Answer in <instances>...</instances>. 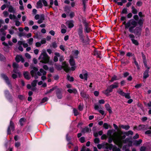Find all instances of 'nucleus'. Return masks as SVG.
<instances>
[{
    "mask_svg": "<svg viewBox=\"0 0 151 151\" xmlns=\"http://www.w3.org/2000/svg\"><path fill=\"white\" fill-rule=\"evenodd\" d=\"M113 131V129H109L107 131V135L109 137V140L111 142H122L125 139L126 136L132 135L133 134V132L131 130L124 132L119 131L112 134Z\"/></svg>",
    "mask_w": 151,
    "mask_h": 151,
    "instance_id": "obj_1",
    "label": "nucleus"
},
{
    "mask_svg": "<svg viewBox=\"0 0 151 151\" xmlns=\"http://www.w3.org/2000/svg\"><path fill=\"white\" fill-rule=\"evenodd\" d=\"M137 22L133 19L129 20L127 23L126 25V29L129 28V30L130 32H132L133 29L136 26Z\"/></svg>",
    "mask_w": 151,
    "mask_h": 151,
    "instance_id": "obj_2",
    "label": "nucleus"
},
{
    "mask_svg": "<svg viewBox=\"0 0 151 151\" xmlns=\"http://www.w3.org/2000/svg\"><path fill=\"white\" fill-rule=\"evenodd\" d=\"M39 59L41 60V62L47 63L49 62V57L46 53L43 52L40 55Z\"/></svg>",
    "mask_w": 151,
    "mask_h": 151,
    "instance_id": "obj_3",
    "label": "nucleus"
},
{
    "mask_svg": "<svg viewBox=\"0 0 151 151\" xmlns=\"http://www.w3.org/2000/svg\"><path fill=\"white\" fill-rule=\"evenodd\" d=\"M113 89L114 88L111 85L109 86L106 90L103 91V93L107 96H109V93L112 92Z\"/></svg>",
    "mask_w": 151,
    "mask_h": 151,
    "instance_id": "obj_4",
    "label": "nucleus"
},
{
    "mask_svg": "<svg viewBox=\"0 0 151 151\" xmlns=\"http://www.w3.org/2000/svg\"><path fill=\"white\" fill-rule=\"evenodd\" d=\"M142 26H140L139 27H136L134 29H133V32L131 33H134L137 35H140L141 34L142 28Z\"/></svg>",
    "mask_w": 151,
    "mask_h": 151,
    "instance_id": "obj_5",
    "label": "nucleus"
},
{
    "mask_svg": "<svg viewBox=\"0 0 151 151\" xmlns=\"http://www.w3.org/2000/svg\"><path fill=\"white\" fill-rule=\"evenodd\" d=\"M14 124L12 121H10V125L7 129V134H11V131H14Z\"/></svg>",
    "mask_w": 151,
    "mask_h": 151,
    "instance_id": "obj_6",
    "label": "nucleus"
},
{
    "mask_svg": "<svg viewBox=\"0 0 151 151\" xmlns=\"http://www.w3.org/2000/svg\"><path fill=\"white\" fill-rule=\"evenodd\" d=\"M85 26V30L87 33H88L91 31V29L89 27V24L87 23L86 20H83V21Z\"/></svg>",
    "mask_w": 151,
    "mask_h": 151,
    "instance_id": "obj_7",
    "label": "nucleus"
},
{
    "mask_svg": "<svg viewBox=\"0 0 151 151\" xmlns=\"http://www.w3.org/2000/svg\"><path fill=\"white\" fill-rule=\"evenodd\" d=\"M1 76L5 81L6 83L11 88H12V86L10 83V82L9 80V79L8 77L5 74H1Z\"/></svg>",
    "mask_w": 151,
    "mask_h": 151,
    "instance_id": "obj_8",
    "label": "nucleus"
},
{
    "mask_svg": "<svg viewBox=\"0 0 151 151\" xmlns=\"http://www.w3.org/2000/svg\"><path fill=\"white\" fill-rule=\"evenodd\" d=\"M69 62L70 65L72 66L71 70L73 71L76 68V67L75 66V62L73 57H70Z\"/></svg>",
    "mask_w": 151,
    "mask_h": 151,
    "instance_id": "obj_9",
    "label": "nucleus"
},
{
    "mask_svg": "<svg viewBox=\"0 0 151 151\" xmlns=\"http://www.w3.org/2000/svg\"><path fill=\"white\" fill-rule=\"evenodd\" d=\"M30 68L32 69L30 72L31 74L32 77L34 76V75L36 74V73L38 70V69L32 65L30 66Z\"/></svg>",
    "mask_w": 151,
    "mask_h": 151,
    "instance_id": "obj_10",
    "label": "nucleus"
},
{
    "mask_svg": "<svg viewBox=\"0 0 151 151\" xmlns=\"http://www.w3.org/2000/svg\"><path fill=\"white\" fill-rule=\"evenodd\" d=\"M15 60L17 63H19L21 61L22 63H23L24 60L22 56L21 55H17L15 58Z\"/></svg>",
    "mask_w": 151,
    "mask_h": 151,
    "instance_id": "obj_11",
    "label": "nucleus"
},
{
    "mask_svg": "<svg viewBox=\"0 0 151 151\" xmlns=\"http://www.w3.org/2000/svg\"><path fill=\"white\" fill-rule=\"evenodd\" d=\"M62 67L63 68L64 70L67 72H68L70 70L68 65L66 63V62L65 61L62 63Z\"/></svg>",
    "mask_w": 151,
    "mask_h": 151,
    "instance_id": "obj_12",
    "label": "nucleus"
},
{
    "mask_svg": "<svg viewBox=\"0 0 151 151\" xmlns=\"http://www.w3.org/2000/svg\"><path fill=\"white\" fill-rule=\"evenodd\" d=\"M62 67L63 68L64 70L67 72H68L70 70L68 65L66 63V62L65 61L62 63Z\"/></svg>",
    "mask_w": 151,
    "mask_h": 151,
    "instance_id": "obj_13",
    "label": "nucleus"
},
{
    "mask_svg": "<svg viewBox=\"0 0 151 151\" xmlns=\"http://www.w3.org/2000/svg\"><path fill=\"white\" fill-rule=\"evenodd\" d=\"M88 73L86 71L83 72L82 74H81L79 75L80 77L82 79H84L86 80H87L88 78Z\"/></svg>",
    "mask_w": 151,
    "mask_h": 151,
    "instance_id": "obj_14",
    "label": "nucleus"
},
{
    "mask_svg": "<svg viewBox=\"0 0 151 151\" xmlns=\"http://www.w3.org/2000/svg\"><path fill=\"white\" fill-rule=\"evenodd\" d=\"M79 37L80 38V40L83 43L86 44L87 43H88V42L89 41V39L88 38V37H87V40H84V37L83 35H79Z\"/></svg>",
    "mask_w": 151,
    "mask_h": 151,
    "instance_id": "obj_15",
    "label": "nucleus"
},
{
    "mask_svg": "<svg viewBox=\"0 0 151 151\" xmlns=\"http://www.w3.org/2000/svg\"><path fill=\"white\" fill-rule=\"evenodd\" d=\"M62 89L60 88H58L56 91V95L58 98V99H61L62 97L61 94Z\"/></svg>",
    "mask_w": 151,
    "mask_h": 151,
    "instance_id": "obj_16",
    "label": "nucleus"
},
{
    "mask_svg": "<svg viewBox=\"0 0 151 151\" xmlns=\"http://www.w3.org/2000/svg\"><path fill=\"white\" fill-rule=\"evenodd\" d=\"M37 74L40 76L42 75H45L46 74V72L43 69L41 68L40 70V71L37 72Z\"/></svg>",
    "mask_w": 151,
    "mask_h": 151,
    "instance_id": "obj_17",
    "label": "nucleus"
},
{
    "mask_svg": "<svg viewBox=\"0 0 151 151\" xmlns=\"http://www.w3.org/2000/svg\"><path fill=\"white\" fill-rule=\"evenodd\" d=\"M147 127L144 125H140L137 127V130H145L147 129Z\"/></svg>",
    "mask_w": 151,
    "mask_h": 151,
    "instance_id": "obj_18",
    "label": "nucleus"
},
{
    "mask_svg": "<svg viewBox=\"0 0 151 151\" xmlns=\"http://www.w3.org/2000/svg\"><path fill=\"white\" fill-rule=\"evenodd\" d=\"M16 9L14 8L12 6H10L8 8V11L10 12L13 13H15Z\"/></svg>",
    "mask_w": 151,
    "mask_h": 151,
    "instance_id": "obj_19",
    "label": "nucleus"
},
{
    "mask_svg": "<svg viewBox=\"0 0 151 151\" xmlns=\"http://www.w3.org/2000/svg\"><path fill=\"white\" fill-rule=\"evenodd\" d=\"M91 131L90 128H89L88 127H86L82 129L81 132L82 133H85L87 132H91Z\"/></svg>",
    "mask_w": 151,
    "mask_h": 151,
    "instance_id": "obj_20",
    "label": "nucleus"
},
{
    "mask_svg": "<svg viewBox=\"0 0 151 151\" xmlns=\"http://www.w3.org/2000/svg\"><path fill=\"white\" fill-rule=\"evenodd\" d=\"M45 19L44 16L43 14H41L40 15L39 19L37 23L38 24H40L42 23Z\"/></svg>",
    "mask_w": 151,
    "mask_h": 151,
    "instance_id": "obj_21",
    "label": "nucleus"
},
{
    "mask_svg": "<svg viewBox=\"0 0 151 151\" xmlns=\"http://www.w3.org/2000/svg\"><path fill=\"white\" fill-rule=\"evenodd\" d=\"M13 67L14 68L13 72L16 73L17 69L19 67V65L16 63H14L13 64Z\"/></svg>",
    "mask_w": 151,
    "mask_h": 151,
    "instance_id": "obj_22",
    "label": "nucleus"
},
{
    "mask_svg": "<svg viewBox=\"0 0 151 151\" xmlns=\"http://www.w3.org/2000/svg\"><path fill=\"white\" fill-rule=\"evenodd\" d=\"M105 107L106 109L109 111L110 114H111L112 112V110L111 109V108L110 106L109 105L107 104H106L105 105Z\"/></svg>",
    "mask_w": 151,
    "mask_h": 151,
    "instance_id": "obj_23",
    "label": "nucleus"
},
{
    "mask_svg": "<svg viewBox=\"0 0 151 151\" xmlns=\"http://www.w3.org/2000/svg\"><path fill=\"white\" fill-rule=\"evenodd\" d=\"M78 32L79 35H83V27L82 25H80L79 28L78 29Z\"/></svg>",
    "mask_w": 151,
    "mask_h": 151,
    "instance_id": "obj_24",
    "label": "nucleus"
},
{
    "mask_svg": "<svg viewBox=\"0 0 151 151\" xmlns=\"http://www.w3.org/2000/svg\"><path fill=\"white\" fill-rule=\"evenodd\" d=\"M94 55L96 56L97 57L99 58H101V56H100V51H98L96 50H95L94 51Z\"/></svg>",
    "mask_w": 151,
    "mask_h": 151,
    "instance_id": "obj_25",
    "label": "nucleus"
},
{
    "mask_svg": "<svg viewBox=\"0 0 151 151\" xmlns=\"http://www.w3.org/2000/svg\"><path fill=\"white\" fill-rule=\"evenodd\" d=\"M103 134V132L101 130L99 131L98 132H94L93 133V135L95 137L98 136V135H101Z\"/></svg>",
    "mask_w": 151,
    "mask_h": 151,
    "instance_id": "obj_26",
    "label": "nucleus"
},
{
    "mask_svg": "<svg viewBox=\"0 0 151 151\" xmlns=\"http://www.w3.org/2000/svg\"><path fill=\"white\" fill-rule=\"evenodd\" d=\"M142 55L143 59V62L144 63V64L145 66H147V60L146 58L145 55H144L143 53H142Z\"/></svg>",
    "mask_w": 151,
    "mask_h": 151,
    "instance_id": "obj_27",
    "label": "nucleus"
},
{
    "mask_svg": "<svg viewBox=\"0 0 151 151\" xmlns=\"http://www.w3.org/2000/svg\"><path fill=\"white\" fill-rule=\"evenodd\" d=\"M148 71L149 70H146L144 72L143 74V78H144L146 79L149 76L148 75Z\"/></svg>",
    "mask_w": 151,
    "mask_h": 151,
    "instance_id": "obj_28",
    "label": "nucleus"
},
{
    "mask_svg": "<svg viewBox=\"0 0 151 151\" xmlns=\"http://www.w3.org/2000/svg\"><path fill=\"white\" fill-rule=\"evenodd\" d=\"M106 149H109V150H111L112 148H113V145L112 144H109L107 142H106Z\"/></svg>",
    "mask_w": 151,
    "mask_h": 151,
    "instance_id": "obj_29",
    "label": "nucleus"
},
{
    "mask_svg": "<svg viewBox=\"0 0 151 151\" xmlns=\"http://www.w3.org/2000/svg\"><path fill=\"white\" fill-rule=\"evenodd\" d=\"M66 24L68 25L69 28H72L74 26L73 24L72 21H68L66 22Z\"/></svg>",
    "mask_w": 151,
    "mask_h": 151,
    "instance_id": "obj_30",
    "label": "nucleus"
},
{
    "mask_svg": "<svg viewBox=\"0 0 151 151\" xmlns=\"http://www.w3.org/2000/svg\"><path fill=\"white\" fill-rule=\"evenodd\" d=\"M24 76L25 78L29 80L30 78V76L28 72H25L24 73Z\"/></svg>",
    "mask_w": 151,
    "mask_h": 151,
    "instance_id": "obj_31",
    "label": "nucleus"
},
{
    "mask_svg": "<svg viewBox=\"0 0 151 151\" xmlns=\"http://www.w3.org/2000/svg\"><path fill=\"white\" fill-rule=\"evenodd\" d=\"M67 91L70 93H73L75 94H76L77 93V90H76V89L75 88L72 89H68Z\"/></svg>",
    "mask_w": 151,
    "mask_h": 151,
    "instance_id": "obj_32",
    "label": "nucleus"
},
{
    "mask_svg": "<svg viewBox=\"0 0 151 151\" xmlns=\"http://www.w3.org/2000/svg\"><path fill=\"white\" fill-rule=\"evenodd\" d=\"M108 138V139H109V137L107 135H107L105 134H103L101 137V139H106L107 138ZM109 142H111V141L109 140Z\"/></svg>",
    "mask_w": 151,
    "mask_h": 151,
    "instance_id": "obj_33",
    "label": "nucleus"
},
{
    "mask_svg": "<svg viewBox=\"0 0 151 151\" xmlns=\"http://www.w3.org/2000/svg\"><path fill=\"white\" fill-rule=\"evenodd\" d=\"M103 127L105 129H108L109 128H111V126L107 123H104L103 124Z\"/></svg>",
    "mask_w": 151,
    "mask_h": 151,
    "instance_id": "obj_34",
    "label": "nucleus"
},
{
    "mask_svg": "<svg viewBox=\"0 0 151 151\" xmlns=\"http://www.w3.org/2000/svg\"><path fill=\"white\" fill-rule=\"evenodd\" d=\"M27 41L29 45H32L33 43V39L32 38H31L27 40Z\"/></svg>",
    "mask_w": 151,
    "mask_h": 151,
    "instance_id": "obj_35",
    "label": "nucleus"
},
{
    "mask_svg": "<svg viewBox=\"0 0 151 151\" xmlns=\"http://www.w3.org/2000/svg\"><path fill=\"white\" fill-rule=\"evenodd\" d=\"M42 1L41 0H39V1L37 2V5L38 8H41L42 7Z\"/></svg>",
    "mask_w": 151,
    "mask_h": 151,
    "instance_id": "obj_36",
    "label": "nucleus"
},
{
    "mask_svg": "<svg viewBox=\"0 0 151 151\" xmlns=\"http://www.w3.org/2000/svg\"><path fill=\"white\" fill-rule=\"evenodd\" d=\"M121 127L125 129L126 130H127L129 129L130 128V127L129 125H122L121 126Z\"/></svg>",
    "mask_w": 151,
    "mask_h": 151,
    "instance_id": "obj_37",
    "label": "nucleus"
},
{
    "mask_svg": "<svg viewBox=\"0 0 151 151\" xmlns=\"http://www.w3.org/2000/svg\"><path fill=\"white\" fill-rule=\"evenodd\" d=\"M117 92L119 94L123 96H124L125 93L123 92L122 90L120 89L118 90L117 91Z\"/></svg>",
    "mask_w": 151,
    "mask_h": 151,
    "instance_id": "obj_38",
    "label": "nucleus"
},
{
    "mask_svg": "<svg viewBox=\"0 0 151 151\" xmlns=\"http://www.w3.org/2000/svg\"><path fill=\"white\" fill-rule=\"evenodd\" d=\"M111 85L114 88H116L119 87V83L117 82H116L111 84Z\"/></svg>",
    "mask_w": 151,
    "mask_h": 151,
    "instance_id": "obj_39",
    "label": "nucleus"
},
{
    "mask_svg": "<svg viewBox=\"0 0 151 151\" xmlns=\"http://www.w3.org/2000/svg\"><path fill=\"white\" fill-rule=\"evenodd\" d=\"M25 119L24 118H22L19 120V122L21 126H22L23 125L25 121Z\"/></svg>",
    "mask_w": 151,
    "mask_h": 151,
    "instance_id": "obj_40",
    "label": "nucleus"
},
{
    "mask_svg": "<svg viewBox=\"0 0 151 151\" xmlns=\"http://www.w3.org/2000/svg\"><path fill=\"white\" fill-rule=\"evenodd\" d=\"M132 12L134 14H136L137 13V10L134 7V6H132Z\"/></svg>",
    "mask_w": 151,
    "mask_h": 151,
    "instance_id": "obj_41",
    "label": "nucleus"
},
{
    "mask_svg": "<svg viewBox=\"0 0 151 151\" xmlns=\"http://www.w3.org/2000/svg\"><path fill=\"white\" fill-rule=\"evenodd\" d=\"M18 35L20 37H21L23 36H25L26 35V33L24 32H21L19 33L18 34Z\"/></svg>",
    "mask_w": 151,
    "mask_h": 151,
    "instance_id": "obj_42",
    "label": "nucleus"
},
{
    "mask_svg": "<svg viewBox=\"0 0 151 151\" xmlns=\"http://www.w3.org/2000/svg\"><path fill=\"white\" fill-rule=\"evenodd\" d=\"M117 77L115 75H114L111 78V79L109 81V82H113L114 81L117 80Z\"/></svg>",
    "mask_w": 151,
    "mask_h": 151,
    "instance_id": "obj_43",
    "label": "nucleus"
},
{
    "mask_svg": "<svg viewBox=\"0 0 151 151\" xmlns=\"http://www.w3.org/2000/svg\"><path fill=\"white\" fill-rule=\"evenodd\" d=\"M56 87L52 88L50 89L49 91H47V92L45 93V94H46L49 93H51L54 90H55L56 89Z\"/></svg>",
    "mask_w": 151,
    "mask_h": 151,
    "instance_id": "obj_44",
    "label": "nucleus"
},
{
    "mask_svg": "<svg viewBox=\"0 0 151 151\" xmlns=\"http://www.w3.org/2000/svg\"><path fill=\"white\" fill-rule=\"evenodd\" d=\"M37 81V80H34L32 83V85L33 87H35L36 86Z\"/></svg>",
    "mask_w": 151,
    "mask_h": 151,
    "instance_id": "obj_45",
    "label": "nucleus"
},
{
    "mask_svg": "<svg viewBox=\"0 0 151 151\" xmlns=\"http://www.w3.org/2000/svg\"><path fill=\"white\" fill-rule=\"evenodd\" d=\"M113 151H121L120 149L116 146H114L112 148Z\"/></svg>",
    "mask_w": 151,
    "mask_h": 151,
    "instance_id": "obj_46",
    "label": "nucleus"
},
{
    "mask_svg": "<svg viewBox=\"0 0 151 151\" xmlns=\"http://www.w3.org/2000/svg\"><path fill=\"white\" fill-rule=\"evenodd\" d=\"M132 43L135 45H137L139 44L137 40H135L134 39L132 40Z\"/></svg>",
    "mask_w": 151,
    "mask_h": 151,
    "instance_id": "obj_47",
    "label": "nucleus"
},
{
    "mask_svg": "<svg viewBox=\"0 0 151 151\" xmlns=\"http://www.w3.org/2000/svg\"><path fill=\"white\" fill-rule=\"evenodd\" d=\"M67 79L70 81H73V78L72 77H70L69 75L67 76Z\"/></svg>",
    "mask_w": 151,
    "mask_h": 151,
    "instance_id": "obj_48",
    "label": "nucleus"
},
{
    "mask_svg": "<svg viewBox=\"0 0 151 151\" xmlns=\"http://www.w3.org/2000/svg\"><path fill=\"white\" fill-rule=\"evenodd\" d=\"M143 22V20L142 18L140 19L138 22V23L139 24L140 26H142Z\"/></svg>",
    "mask_w": 151,
    "mask_h": 151,
    "instance_id": "obj_49",
    "label": "nucleus"
},
{
    "mask_svg": "<svg viewBox=\"0 0 151 151\" xmlns=\"http://www.w3.org/2000/svg\"><path fill=\"white\" fill-rule=\"evenodd\" d=\"M129 37L131 39V41L132 40L134 39V38H135V36L134 35L132 34H130L129 35Z\"/></svg>",
    "mask_w": 151,
    "mask_h": 151,
    "instance_id": "obj_50",
    "label": "nucleus"
},
{
    "mask_svg": "<svg viewBox=\"0 0 151 151\" xmlns=\"http://www.w3.org/2000/svg\"><path fill=\"white\" fill-rule=\"evenodd\" d=\"M121 13L127 14V9L124 8L122 10Z\"/></svg>",
    "mask_w": 151,
    "mask_h": 151,
    "instance_id": "obj_51",
    "label": "nucleus"
},
{
    "mask_svg": "<svg viewBox=\"0 0 151 151\" xmlns=\"http://www.w3.org/2000/svg\"><path fill=\"white\" fill-rule=\"evenodd\" d=\"M0 32L2 33V35L5 36L6 34V33L5 32L3 28L0 29Z\"/></svg>",
    "mask_w": 151,
    "mask_h": 151,
    "instance_id": "obj_52",
    "label": "nucleus"
},
{
    "mask_svg": "<svg viewBox=\"0 0 151 151\" xmlns=\"http://www.w3.org/2000/svg\"><path fill=\"white\" fill-rule=\"evenodd\" d=\"M9 17L10 19H15L16 18V16L14 15H12L10 14L9 16Z\"/></svg>",
    "mask_w": 151,
    "mask_h": 151,
    "instance_id": "obj_53",
    "label": "nucleus"
},
{
    "mask_svg": "<svg viewBox=\"0 0 151 151\" xmlns=\"http://www.w3.org/2000/svg\"><path fill=\"white\" fill-rule=\"evenodd\" d=\"M73 111L74 115L75 116H77L79 114V113L78 112L77 110L74 109L73 110Z\"/></svg>",
    "mask_w": 151,
    "mask_h": 151,
    "instance_id": "obj_54",
    "label": "nucleus"
},
{
    "mask_svg": "<svg viewBox=\"0 0 151 151\" xmlns=\"http://www.w3.org/2000/svg\"><path fill=\"white\" fill-rule=\"evenodd\" d=\"M48 100V98L47 97H44L42 99V100L41 103H44L45 102L47 101Z\"/></svg>",
    "mask_w": 151,
    "mask_h": 151,
    "instance_id": "obj_55",
    "label": "nucleus"
},
{
    "mask_svg": "<svg viewBox=\"0 0 151 151\" xmlns=\"http://www.w3.org/2000/svg\"><path fill=\"white\" fill-rule=\"evenodd\" d=\"M52 47L53 48H56L57 47V43L55 42H54L52 43Z\"/></svg>",
    "mask_w": 151,
    "mask_h": 151,
    "instance_id": "obj_56",
    "label": "nucleus"
},
{
    "mask_svg": "<svg viewBox=\"0 0 151 151\" xmlns=\"http://www.w3.org/2000/svg\"><path fill=\"white\" fill-rule=\"evenodd\" d=\"M142 2L141 1H139L137 3L136 5L138 6H140L142 5Z\"/></svg>",
    "mask_w": 151,
    "mask_h": 151,
    "instance_id": "obj_57",
    "label": "nucleus"
},
{
    "mask_svg": "<svg viewBox=\"0 0 151 151\" xmlns=\"http://www.w3.org/2000/svg\"><path fill=\"white\" fill-rule=\"evenodd\" d=\"M124 96L126 98H127L128 99H129L130 98V96H129V94L128 93H125V94Z\"/></svg>",
    "mask_w": 151,
    "mask_h": 151,
    "instance_id": "obj_58",
    "label": "nucleus"
},
{
    "mask_svg": "<svg viewBox=\"0 0 151 151\" xmlns=\"http://www.w3.org/2000/svg\"><path fill=\"white\" fill-rule=\"evenodd\" d=\"M133 145L136 146H139L140 145L142 142H133Z\"/></svg>",
    "mask_w": 151,
    "mask_h": 151,
    "instance_id": "obj_59",
    "label": "nucleus"
},
{
    "mask_svg": "<svg viewBox=\"0 0 151 151\" xmlns=\"http://www.w3.org/2000/svg\"><path fill=\"white\" fill-rule=\"evenodd\" d=\"M81 95L82 97L84 98L86 97L87 96L86 94L83 91L81 92Z\"/></svg>",
    "mask_w": 151,
    "mask_h": 151,
    "instance_id": "obj_60",
    "label": "nucleus"
},
{
    "mask_svg": "<svg viewBox=\"0 0 151 151\" xmlns=\"http://www.w3.org/2000/svg\"><path fill=\"white\" fill-rule=\"evenodd\" d=\"M3 14L5 17H6L8 16L9 13L7 11H5L3 12Z\"/></svg>",
    "mask_w": 151,
    "mask_h": 151,
    "instance_id": "obj_61",
    "label": "nucleus"
},
{
    "mask_svg": "<svg viewBox=\"0 0 151 151\" xmlns=\"http://www.w3.org/2000/svg\"><path fill=\"white\" fill-rule=\"evenodd\" d=\"M20 145V142H15V146L17 148Z\"/></svg>",
    "mask_w": 151,
    "mask_h": 151,
    "instance_id": "obj_62",
    "label": "nucleus"
},
{
    "mask_svg": "<svg viewBox=\"0 0 151 151\" xmlns=\"http://www.w3.org/2000/svg\"><path fill=\"white\" fill-rule=\"evenodd\" d=\"M25 55L26 57L28 59H30L31 58L30 55L28 53H26L25 54Z\"/></svg>",
    "mask_w": 151,
    "mask_h": 151,
    "instance_id": "obj_63",
    "label": "nucleus"
},
{
    "mask_svg": "<svg viewBox=\"0 0 151 151\" xmlns=\"http://www.w3.org/2000/svg\"><path fill=\"white\" fill-rule=\"evenodd\" d=\"M146 147L144 146H142L140 148V151H145Z\"/></svg>",
    "mask_w": 151,
    "mask_h": 151,
    "instance_id": "obj_64",
    "label": "nucleus"
}]
</instances>
